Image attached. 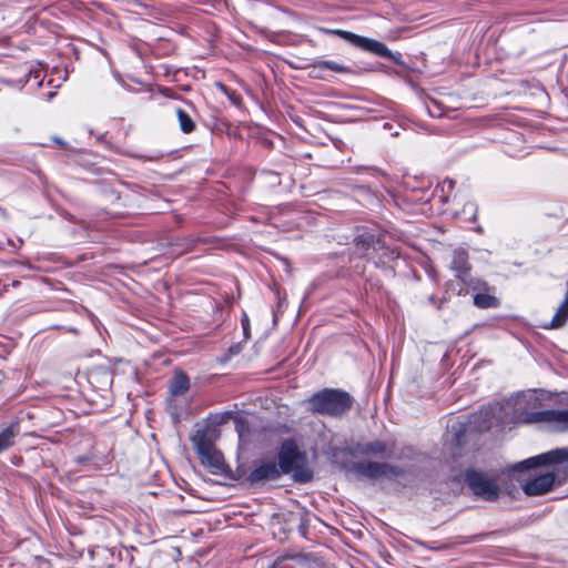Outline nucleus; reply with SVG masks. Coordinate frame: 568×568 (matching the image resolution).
<instances>
[{"label": "nucleus", "instance_id": "obj_1", "mask_svg": "<svg viewBox=\"0 0 568 568\" xmlns=\"http://www.w3.org/2000/svg\"><path fill=\"white\" fill-rule=\"evenodd\" d=\"M521 393L511 397L508 405L514 407V420L524 424H545L554 432H568V409L529 410L527 403H521Z\"/></svg>", "mask_w": 568, "mask_h": 568}, {"label": "nucleus", "instance_id": "obj_24", "mask_svg": "<svg viewBox=\"0 0 568 568\" xmlns=\"http://www.w3.org/2000/svg\"><path fill=\"white\" fill-rule=\"evenodd\" d=\"M453 184H454V181L449 180V181H448V185H449V187H453Z\"/></svg>", "mask_w": 568, "mask_h": 568}, {"label": "nucleus", "instance_id": "obj_4", "mask_svg": "<svg viewBox=\"0 0 568 568\" xmlns=\"http://www.w3.org/2000/svg\"><path fill=\"white\" fill-rule=\"evenodd\" d=\"M349 469L357 477L369 480H378L381 478L393 480L403 474V470L396 466L371 460L355 462L351 465Z\"/></svg>", "mask_w": 568, "mask_h": 568}, {"label": "nucleus", "instance_id": "obj_8", "mask_svg": "<svg viewBox=\"0 0 568 568\" xmlns=\"http://www.w3.org/2000/svg\"><path fill=\"white\" fill-rule=\"evenodd\" d=\"M554 485L555 474L547 471L526 479L523 490L527 496H540L551 490Z\"/></svg>", "mask_w": 568, "mask_h": 568}, {"label": "nucleus", "instance_id": "obj_15", "mask_svg": "<svg viewBox=\"0 0 568 568\" xmlns=\"http://www.w3.org/2000/svg\"><path fill=\"white\" fill-rule=\"evenodd\" d=\"M201 459L203 464H206L212 468V473L219 474L222 473L225 468L224 458L222 454L216 449L210 452V454L204 455Z\"/></svg>", "mask_w": 568, "mask_h": 568}, {"label": "nucleus", "instance_id": "obj_2", "mask_svg": "<svg viewBox=\"0 0 568 568\" xmlns=\"http://www.w3.org/2000/svg\"><path fill=\"white\" fill-rule=\"evenodd\" d=\"M308 404L315 413L341 416L351 409L353 398L347 392L342 389L325 388L313 394L308 399Z\"/></svg>", "mask_w": 568, "mask_h": 568}, {"label": "nucleus", "instance_id": "obj_22", "mask_svg": "<svg viewBox=\"0 0 568 568\" xmlns=\"http://www.w3.org/2000/svg\"><path fill=\"white\" fill-rule=\"evenodd\" d=\"M242 326H243L245 337H248L250 323H248V317L246 314L243 315Z\"/></svg>", "mask_w": 568, "mask_h": 568}, {"label": "nucleus", "instance_id": "obj_5", "mask_svg": "<svg viewBox=\"0 0 568 568\" xmlns=\"http://www.w3.org/2000/svg\"><path fill=\"white\" fill-rule=\"evenodd\" d=\"M465 483L477 498L486 501H496L499 497V486L491 477L481 471L474 469L467 470L465 474Z\"/></svg>", "mask_w": 568, "mask_h": 568}, {"label": "nucleus", "instance_id": "obj_18", "mask_svg": "<svg viewBox=\"0 0 568 568\" xmlns=\"http://www.w3.org/2000/svg\"><path fill=\"white\" fill-rule=\"evenodd\" d=\"M175 114L179 121L180 129L183 133H191L195 129V123L192 118L181 108L175 110Z\"/></svg>", "mask_w": 568, "mask_h": 568}, {"label": "nucleus", "instance_id": "obj_9", "mask_svg": "<svg viewBox=\"0 0 568 568\" xmlns=\"http://www.w3.org/2000/svg\"><path fill=\"white\" fill-rule=\"evenodd\" d=\"M302 463V456L297 447L290 442H285L282 445V449L278 455V465L281 473L288 474L296 470Z\"/></svg>", "mask_w": 568, "mask_h": 568}, {"label": "nucleus", "instance_id": "obj_6", "mask_svg": "<svg viewBox=\"0 0 568 568\" xmlns=\"http://www.w3.org/2000/svg\"><path fill=\"white\" fill-rule=\"evenodd\" d=\"M354 254L373 261L375 265L385 263L384 257L393 258L394 251H389L379 240L373 235H361L355 240Z\"/></svg>", "mask_w": 568, "mask_h": 568}, {"label": "nucleus", "instance_id": "obj_7", "mask_svg": "<svg viewBox=\"0 0 568 568\" xmlns=\"http://www.w3.org/2000/svg\"><path fill=\"white\" fill-rule=\"evenodd\" d=\"M568 460V448H556L518 463L514 469L524 471L538 466L558 464Z\"/></svg>", "mask_w": 568, "mask_h": 568}, {"label": "nucleus", "instance_id": "obj_23", "mask_svg": "<svg viewBox=\"0 0 568 568\" xmlns=\"http://www.w3.org/2000/svg\"><path fill=\"white\" fill-rule=\"evenodd\" d=\"M54 142L60 144V145H63L64 143L59 139V138H54Z\"/></svg>", "mask_w": 568, "mask_h": 568}, {"label": "nucleus", "instance_id": "obj_19", "mask_svg": "<svg viewBox=\"0 0 568 568\" xmlns=\"http://www.w3.org/2000/svg\"><path fill=\"white\" fill-rule=\"evenodd\" d=\"M314 68L318 69L320 71L331 70V71H334L337 73H349L351 72L349 68H347L343 64H339L335 61H329V60L318 61V62H316Z\"/></svg>", "mask_w": 568, "mask_h": 568}, {"label": "nucleus", "instance_id": "obj_13", "mask_svg": "<svg viewBox=\"0 0 568 568\" xmlns=\"http://www.w3.org/2000/svg\"><path fill=\"white\" fill-rule=\"evenodd\" d=\"M190 388V379L186 374L182 371L175 372L171 384H170V393L173 396H179L185 394Z\"/></svg>", "mask_w": 568, "mask_h": 568}, {"label": "nucleus", "instance_id": "obj_20", "mask_svg": "<svg viewBox=\"0 0 568 568\" xmlns=\"http://www.w3.org/2000/svg\"><path fill=\"white\" fill-rule=\"evenodd\" d=\"M474 304L480 308H491L498 306V300L489 294H476Z\"/></svg>", "mask_w": 568, "mask_h": 568}, {"label": "nucleus", "instance_id": "obj_17", "mask_svg": "<svg viewBox=\"0 0 568 568\" xmlns=\"http://www.w3.org/2000/svg\"><path fill=\"white\" fill-rule=\"evenodd\" d=\"M541 395L536 390H528L521 393V403H527L528 409L534 412H540L541 407Z\"/></svg>", "mask_w": 568, "mask_h": 568}, {"label": "nucleus", "instance_id": "obj_21", "mask_svg": "<svg viewBox=\"0 0 568 568\" xmlns=\"http://www.w3.org/2000/svg\"><path fill=\"white\" fill-rule=\"evenodd\" d=\"M295 479L302 483L310 481L313 477V474L308 469H302L295 473L294 475Z\"/></svg>", "mask_w": 568, "mask_h": 568}, {"label": "nucleus", "instance_id": "obj_10", "mask_svg": "<svg viewBox=\"0 0 568 568\" xmlns=\"http://www.w3.org/2000/svg\"><path fill=\"white\" fill-rule=\"evenodd\" d=\"M452 270L455 272V276L468 283L470 278V265L468 263V254L464 250H455L452 260Z\"/></svg>", "mask_w": 568, "mask_h": 568}, {"label": "nucleus", "instance_id": "obj_3", "mask_svg": "<svg viewBox=\"0 0 568 568\" xmlns=\"http://www.w3.org/2000/svg\"><path fill=\"white\" fill-rule=\"evenodd\" d=\"M328 32L337 34L345 41L349 42L356 48L371 52L378 57L388 58L397 64H403L402 54L393 53L383 42L375 39L362 37L345 30H329Z\"/></svg>", "mask_w": 568, "mask_h": 568}, {"label": "nucleus", "instance_id": "obj_12", "mask_svg": "<svg viewBox=\"0 0 568 568\" xmlns=\"http://www.w3.org/2000/svg\"><path fill=\"white\" fill-rule=\"evenodd\" d=\"M357 452L363 456L388 458L390 457L387 445L382 440H373L358 445Z\"/></svg>", "mask_w": 568, "mask_h": 568}, {"label": "nucleus", "instance_id": "obj_11", "mask_svg": "<svg viewBox=\"0 0 568 568\" xmlns=\"http://www.w3.org/2000/svg\"><path fill=\"white\" fill-rule=\"evenodd\" d=\"M281 470L274 462L263 463L248 475V480L252 484L261 483L264 480H272L278 478Z\"/></svg>", "mask_w": 568, "mask_h": 568}, {"label": "nucleus", "instance_id": "obj_16", "mask_svg": "<svg viewBox=\"0 0 568 568\" xmlns=\"http://www.w3.org/2000/svg\"><path fill=\"white\" fill-rule=\"evenodd\" d=\"M18 430V425L12 424L0 433V453L13 445V439L17 436Z\"/></svg>", "mask_w": 568, "mask_h": 568}, {"label": "nucleus", "instance_id": "obj_14", "mask_svg": "<svg viewBox=\"0 0 568 568\" xmlns=\"http://www.w3.org/2000/svg\"><path fill=\"white\" fill-rule=\"evenodd\" d=\"M193 445L195 452L199 454L201 458L215 449L212 442L206 437L204 432H197L195 434V436L193 437Z\"/></svg>", "mask_w": 568, "mask_h": 568}]
</instances>
